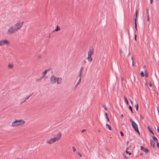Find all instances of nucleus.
Returning a JSON list of instances; mask_svg holds the SVG:
<instances>
[{
    "mask_svg": "<svg viewBox=\"0 0 159 159\" xmlns=\"http://www.w3.org/2000/svg\"><path fill=\"white\" fill-rule=\"evenodd\" d=\"M61 133H59L56 135V136L53 138L50 139L46 141L47 144H51L55 143L56 141H58L61 139Z\"/></svg>",
    "mask_w": 159,
    "mask_h": 159,
    "instance_id": "nucleus-1",
    "label": "nucleus"
},
{
    "mask_svg": "<svg viewBox=\"0 0 159 159\" xmlns=\"http://www.w3.org/2000/svg\"><path fill=\"white\" fill-rule=\"evenodd\" d=\"M25 123V121L22 119L16 120L15 121L12 123L11 126L12 127H16L22 125Z\"/></svg>",
    "mask_w": 159,
    "mask_h": 159,
    "instance_id": "nucleus-2",
    "label": "nucleus"
},
{
    "mask_svg": "<svg viewBox=\"0 0 159 159\" xmlns=\"http://www.w3.org/2000/svg\"><path fill=\"white\" fill-rule=\"evenodd\" d=\"M130 121L131 123L132 126L135 131L139 134L140 133L138 129L137 124L132 119H130Z\"/></svg>",
    "mask_w": 159,
    "mask_h": 159,
    "instance_id": "nucleus-3",
    "label": "nucleus"
},
{
    "mask_svg": "<svg viewBox=\"0 0 159 159\" xmlns=\"http://www.w3.org/2000/svg\"><path fill=\"white\" fill-rule=\"evenodd\" d=\"M23 24V22L18 21L15 24L14 26L17 31H18L22 27Z\"/></svg>",
    "mask_w": 159,
    "mask_h": 159,
    "instance_id": "nucleus-4",
    "label": "nucleus"
},
{
    "mask_svg": "<svg viewBox=\"0 0 159 159\" xmlns=\"http://www.w3.org/2000/svg\"><path fill=\"white\" fill-rule=\"evenodd\" d=\"M17 31L14 26H11L8 30L7 33L9 34H12Z\"/></svg>",
    "mask_w": 159,
    "mask_h": 159,
    "instance_id": "nucleus-5",
    "label": "nucleus"
},
{
    "mask_svg": "<svg viewBox=\"0 0 159 159\" xmlns=\"http://www.w3.org/2000/svg\"><path fill=\"white\" fill-rule=\"evenodd\" d=\"M10 44L9 41L7 40H0V46L4 45H8Z\"/></svg>",
    "mask_w": 159,
    "mask_h": 159,
    "instance_id": "nucleus-6",
    "label": "nucleus"
},
{
    "mask_svg": "<svg viewBox=\"0 0 159 159\" xmlns=\"http://www.w3.org/2000/svg\"><path fill=\"white\" fill-rule=\"evenodd\" d=\"M57 78L53 75H52L50 78L51 83L54 84L56 82Z\"/></svg>",
    "mask_w": 159,
    "mask_h": 159,
    "instance_id": "nucleus-7",
    "label": "nucleus"
},
{
    "mask_svg": "<svg viewBox=\"0 0 159 159\" xmlns=\"http://www.w3.org/2000/svg\"><path fill=\"white\" fill-rule=\"evenodd\" d=\"M93 47L92 46L90 47L88 52V56H92L93 54Z\"/></svg>",
    "mask_w": 159,
    "mask_h": 159,
    "instance_id": "nucleus-8",
    "label": "nucleus"
},
{
    "mask_svg": "<svg viewBox=\"0 0 159 159\" xmlns=\"http://www.w3.org/2000/svg\"><path fill=\"white\" fill-rule=\"evenodd\" d=\"M140 148L141 149L143 150L144 152L146 153H148V152L149 150L147 148H144L143 146H141Z\"/></svg>",
    "mask_w": 159,
    "mask_h": 159,
    "instance_id": "nucleus-9",
    "label": "nucleus"
},
{
    "mask_svg": "<svg viewBox=\"0 0 159 159\" xmlns=\"http://www.w3.org/2000/svg\"><path fill=\"white\" fill-rule=\"evenodd\" d=\"M62 79L61 77L57 78L56 82L58 84H60L61 83Z\"/></svg>",
    "mask_w": 159,
    "mask_h": 159,
    "instance_id": "nucleus-10",
    "label": "nucleus"
},
{
    "mask_svg": "<svg viewBox=\"0 0 159 159\" xmlns=\"http://www.w3.org/2000/svg\"><path fill=\"white\" fill-rule=\"evenodd\" d=\"M150 144L151 146H152L153 148H155V143L154 141L152 140H150Z\"/></svg>",
    "mask_w": 159,
    "mask_h": 159,
    "instance_id": "nucleus-11",
    "label": "nucleus"
},
{
    "mask_svg": "<svg viewBox=\"0 0 159 159\" xmlns=\"http://www.w3.org/2000/svg\"><path fill=\"white\" fill-rule=\"evenodd\" d=\"M87 59L88 61L90 62H91L93 60L92 56H88V57H87Z\"/></svg>",
    "mask_w": 159,
    "mask_h": 159,
    "instance_id": "nucleus-12",
    "label": "nucleus"
},
{
    "mask_svg": "<svg viewBox=\"0 0 159 159\" xmlns=\"http://www.w3.org/2000/svg\"><path fill=\"white\" fill-rule=\"evenodd\" d=\"M31 95H32L31 94L29 96H27L25 98H23V102H25V101L27 99H28L29 98V97Z\"/></svg>",
    "mask_w": 159,
    "mask_h": 159,
    "instance_id": "nucleus-13",
    "label": "nucleus"
},
{
    "mask_svg": "<svg viewBox=\"0 0 159 159\" xmlns=\"http://www.w3.org/2000/svg\"><path fill=\"white\" fill-rule=\"evenodd\" d=\"M49 70H46L44 72H43V76H42V77L43 78L47 74V72L49 71Z\"/></svg>",
    "mask_w": 159,
    "mask_h": 159,
    "instance_id": "nucleus-14",
    "label": "nucleus"
},
{
    "mask_svg": "<svg viewBox=\"0 0 159 159\" xmlns=\"http://www.w3.org/2000/svg\"><path fill=\"white\" fill-rule=\"evenodd\" d=\"M147 128H148V130H149V131H150V132L152 133V135H154V133H153V132L152 131V129L150 128V127L149 126H148L147 127Z\"/></svg>",
    "mask_w": 159,
    "mask_h": 159,
    "instance_id": "nucleus-15",
    "label": "nucleus"
},
{
    "mask_svg": "<svg viewBox=\"0 0 159 159\" xmlns=\"http://www.w3.org/2000/svg\"><path fill=\"white\" fill-rule=\"evenodd\" d=\"M81 78L79 79L78 81V82L77 83L75 86V88H76L78 86V85L80 83L81 81Z\"/></svg>",
    "mask_w": 159,
    "mask_h": 159,
    "instance_id": "nucleus-16",
    "label": "nucleus"
},
{
    "mask_svg": "<svg viewBox=\"0 0 159 159\" xmlns=\"http://www.w3.org/2000/svg\"><path fill=\"white\" fill-rule=\"evenodd\" d=\"M60 30V27L58 26V25H57V28L55 29V30H54L53 32H57L59 30Z\"/></svg>",
    "mask_w": 159,
    "mask_h": 159,
    "instance_id": "nucleus-17",
    "label": "nucleus"
},
{
    "mask_svg": "<svg viewBox=\"0 0 159 159\" xmlns=\"http://www.w3.org/2000/svg\"><path fill=\"white\" fill-rule=\"evenodd\" d=\"M134 20L135 21V22H134V25H135V30L136 31H137L138 30V29H137V22H136V19H134Z\"/></svg>",
    "mask_w": 159,
    "mask_h": 159,
    "instance_id": "nucleus-18",
    "label": "nucleus"
},
{
    "mask_svg": "<svg viewBox=\"0 0 159 159\" xmlns=\"http://www.w3.org/2000/svg\"><path fill=\"white\" fill-rule=\"evenodd\" d=\"M106 127L107 128H108L110 130H111V129H112L111 128L109 125H108V124H106Z\"/></svg>",
    "mask_w": 159,
    "mask_h": 159,
    "instance_id": "nucleus-19",
    "label": "nucleus"
},
{
    "mask_svg": "<svg viewBox=\"0 0 159 159\" xmlns=\"http://www.w3.org/2000/svg\"><path fill=\"white\" fill-rule=\"evenodd\" d=\"M105 116L106 117V118H107V121L108 122H109L110 121V120H109V118L108 116V115H107V113H105Z\"/></svg>",
    "mask_w": 159,
    "mask_h": 159,
    "instance_id": "nucleus-20",
    "label": "nucleus"
},
{
    "mask_svg": "<svg viewBox=\"0 0 159 159\" xmlns=\"http://www.w3.org/2000/svg\"><path fill=\"white\" fill-rule=\"evenodd\" d=\"M124 99L125 100V102H126V104L127 105H129V102H128V100H127L126 97L124 96Z\"/></svg>",
    "mask_w": 159,
    "mask_h": 159,
    "instance_id": "nucleus-21",
    "label": "nucleus"
},
{
    "mask_svg": "<svg viewBox=\"0 0 159 159\" xmlns=\"http://www.w3.org/2000/svg\"><path fill=\"white\" fill-rule=\"evenodd\" d=\"M13 67V65L12 64H9L8 65V67L9 68L11 69Z\"/></svg>",
    "mask_w": 159,
    "mask_h": 159,
    "instance_id": "nucleus-22",
    "label": "nucleus"
},
{
    "mask_svg": "<svg viewBox=\"0 0 159 159\" xmlns=\"http://www.w3.org/2000/svg\"><path fill=\"white\" fill-rule=\"evenodd\" d=\"M82 74L83 73H81L79 72V75H78V77H80V79L81 78V77L82 76Z\"/></svg>",
    "mask_w": 159,
    "mask_h": 159,
    "instance_id": "nucleus-23",
    "label": "nucleus"
},
{
    "mask_svg": "<svg viewBox=\"0 0 159 159\" xmlns=\"http://www.w3.org/2000/svg\"><path fill=\"white\" fill-rule=\"evenodd\" d=\"M153 137V140H154V141H156V142L157 141H158V140H157V139L156 137H155L154 136V135H153V137Z\"/></svg>",
    "mask_w": 159,
    "mask_h": 159,
    "instance_id": "nucleus-24",
    "label": "nucleus"
},
{
    "mask_svg": "<svg viewBox=\"0 0 159 159\" xmlns=\"http://www.w3.org/2000/svg\"><path fill=\"white\" fill-rule=\"evenodd\" d=\"M140 75H141V77H144V75L143 72V71H142L140 72Z\"/></svg>",
    "mask_w": 159,
    "mask_h": 159,
    "instance_id": "nucleus-25",
    "label": "nucleus"
},
{
    "mask_svg": "<svg viewBox=\"0 0 159 159\" xmlns=\"http://www.w3.org/2000/svg\"><path fill=\"white\" fill-rule=\"evenodd\" d=\"M134 107L136 108V110L138 111L139 107L138 104H137L136 105H135Z\"/></svg>",
    "mask_w": 159,
    "mask_h": 159,
    "instance_id": "nucleus-26",
    "label": "nucleus"
},
{
    "mask_svg": "<svg viewBox=\"0 0 159 159\" xmlns=\"http://www.w3.org/2000/svg\"><path fill=\"white\" fill-rule=\"evenodd\" d=\"M138 13V10H136V11L135 18L134 19H136V20L137 17V16Z\"/></svg>",
    "mask_w": 159,
    "mask_h": 159,
    "instance_id": "nucleus-27",
    "label": "nucleus"
},
{
    "mask_svg": "<svg viewBox=\"0 0 159 159\" xmlns=\"http://www.w3.org/2000/svg\"><path fill=\"white\" fill-rule=\"evenodd\" d=\"M84 69V67H82L80 69V72L83 73V71Z\"/></svg>",
    "mask_w": 159,
    "mask_h": 159,
    "instance_id": "nucleus-28",
    "label": "nucleus"
},
{
    "mask_svg": "<svg viewBox=\"0 0 159 159\" xmlns=\"http://www.w3.org/2000/svg\"><path fill=\"white\" fill-rule=\"evenodd\" d=\"M145 76L146 77H148V72L146 71H145Z\"/></svg>",
    "mask_w": 159,
    "mask_h": 159,
    "instance_id": "nucleus-29",
    "label": "nucleus"
},
{
    "mask_svg": "<svg viewBox=\"0 0 159 159\" xmlns=\"http://www.w3.org/2000/svg\"><path fill=\"white\" fill-rule=\"evenodd\" d=\"M129 108L130 110V111H131V112L132 113H133L132 107L130 106H129Z\"/></svg>",
    "mask_w": 159,
    "mask_h": 159,
    "instance_id": "nucleus-30",
    "label": "nucleus"
},
{
    "mask_svg": "<svg viewBox=\"0 0 159 159\" xmlns=\"http://www.w3.org/2000/svg\"><path fill=\"white\" fill-rule=\"evenodd\" d=\"M43 78V77H41L40 79H37L36 80V81H40Z\"/></svg>",
    "mask_w": 159,
    "mask_h": 159,
    "instance_id": "nucleus-31",
    "label": "nucleus"
},
{
    "mask_svg": "<svg viewBox=\"0 0 159 159\" xmlns=\"http://www.w3.org/2000/svg\"><path fill=\"white\" fill-rule=\"evenodd\" d=\"M125 152L126 153H127V154H129V155H131V153L130 152H128V150H126V151H125Z\"/></svg>",
    "mask_w": 159,
    "mask_h": 159,
    "instance_id": "nucleus-32",
    "label": "nucleus"
},
{
    "mask_svg": "<svg viewBox=\"0 0 159 159\" xmlns=\"http://www.w3.org/2000/svg\"><path fill=\"white\" fill-rule=\"evenodd\" d=\"M72 149H73V152H75L76 151V148H75V147H72Z\"/></svg>",
    "mask_w": 159,
    "mask_h": 159,
    "instance_id": "nucleus-33",
    "label": "nucleus"
},
{
    "mask_svg": "<svg viewBox=\"0 0 159 159\" xmlns=\"http://www.w3.org/2000/svg\"><path fill=\"white\" fill-rule=\"evenodd\" d=\"M148 10H149V9H148V8H147L146 9L147 15H149Z\"/></svg>",
    "mask_w": 159,
    "mask_h": 159,
    "instance_id": "nucleus-34",
    "label": "nucleus"
},
{
    "mask_svg": "<svg viewBox=\"0 0 159 159\" xmlns=\"http://www.w3.org/2000/svg\"><path fill=\"white\" fill-rule=\"evenodd\" d=\"M78 155L80 157H82V155H81V154L80 153V152H77Z\"/></svg>",
    "mask_w": 159,
    "mask_h": 159,
    "instance_id": "nucleus-35",
    "label": "nucleus"
},
{
    "mask_svg": "<svg viewBox=\"0 0 159 159\" xmlns=\"http://www.w3.org/2000/svg\"><path fill=\"white\" fill-rule=\"evenodd\" d=\"M147 21H149V15H147Z\"/></svg>",
    "mask_w": 159,
    "mask_h": 159,
    "instance_id": "nucleus-36",
    "label": "nucleus"
},
{
    "mask_svg": "<svg viewBox=\"0 0 159 159\" xmlns=\"http://www.w3.org/2000/svg\"><path fill=\"white\" fill-rule=\"evenodd\" d=\"M104 108V109L106 110H107V108L105 106H104V105H103L102 106Z\"/></svg>",
    "mask_w": 159,
    "mask_h": 159,
    "instance_id": "nucleus-37",
    "label": "nucleus"
},
{
    "mask_svg": "<svg viewBox=\"0 0 159 159\" xmlns=\"http://www.w3.org/2000/svg\"><path fill=\"white\" fill-rule=\"evenodd\" d=\"M140 119L142 120H143L144 119V117L143 116L141 115H140Z\"/></svg>",
    "mask_w": 159,
    "mask_h": 159,
    "instance_id": "nucleus-38",
    "label": "nucleus"
},
{
    "mask_svg": "<svg viewBox=\"0 0 159 159\" xmlns=\"http://www.w3.org/2000/svg\"><path fill=\"white\" fill-rule=\"evenodd\" d=\"M157 111H158V115H159V107H157Z\"/></svg>",
    "mask_w": 159,
    "mask_h": 159,
    "instance_id": "nucleus-39",
    "label": "nucleus"
},
{
    "mask_svg": "<svg viewBox=\"0 0 159 159\" xmlns=\"http://www.w3.org/2000/svg\"><path fill=\"white\" fill-rule=\"evenodd\" d=\"M134 61H132V66L133 67L134 66Z\"/></svg>",
    "mask_w": 159,
    "mask_h": 159,
    "instance_id": "nucleus-40",
    "label": "nucleus"
},
{
    "mask_svg": "<svg viewBox=\"0 0 159 159\" xmlns=\"http://www.w3.org/2000/svg\"><path fill=\"white\" fill-rule=\"evenodd\" d=\"M120 134L122 136H124L123 133L122 131H121L120 132Z\"/></svg>",
    "mask_w": 159,
    "mask_h": 159,
    "instance_id": "nucleus-41",
    "label": "nucleus"
},
{
    "mask_svg": "<svg viewBox=\"0 0 159 159\" xmlns=\"http://www.w3.org/2000/svg\"><path fill=\"white\" fill-rule=\"evenodd\" d=\"M85 131H86V129H83L82 130L81 132H82V133H83V132H85Z\"/></svg>",
    "mask_w": 159,
    "mask_h": 159,
    "instance_id": "nucleus-42",
    "label": "nucleus"
},
{
    "mask_svg": "<svg viewBox=\"0 0 159 159\" xmlns=\"http://www.w3.org/2000/svg\"><path fill=\"white\" fill-rule=\"evenodd\" d=\"M134 39L135 40H136V34L135 35Z\"/></svg>",
    "mask_w": 159,
    "mask_h": 159,
    "instance_id": "nucleus-43",
    "label": "nucleus"
},
{
    "mask_svg": "<svg viewBox=\"0 0 159 159\" xmlns=\"http://www.w3.org/2000/svg\"><path fill=\"white\" fill-rule=\"evenodd\" d=\"M157 130L158 132L159 133V128L158 126H157Z\"/></svg>",
    "mask_w": 159,
    "mask_h": 159,
    "instance_id": "nucleus-44",
    "label": "nucleus"
},
{
    "mask_svg": "<svg viewBox=\"0 0 159 159\" xmlns=\"http://www.w3.org/2000/svg\"><path fill=\"white\" fill-rule=\"evenodd\" d=\"M129 101H130L131 103L132 104H133V102L131 99H129Z\"/></svg>",
    "mask_w": 159,
    "mask_h": 159,
    "instance_id": "nucleus-45",
    "label": "nucleus"
},
{
    "mask_svg": "<svg viewBox=\"0 0 159 159\" xmlns=\"http://www.w3.org/2000/svg\"><path fill=\"white\" fill-rule=\"evenodd\" d=\"M120 53H122V50L120 48Z\"/></svg>",
    "mask_w": 159,
    "mask_h": 159,
    "instance_id": "nucleus-46",
    "label": "nucleus"
},
{
    "mask_svg": "<svg viewBox=\"0 0 159 159\" xmlns=\"http://www.w3.org/2000/svg\"><path fill=\"white\" fill-rule=\"evenodd\" d=\"M149 86L150 87H151L152 86V85L150 83L149 84Z\"/></svg>",
    "mask_w": 159,
    "mask_h": 159,
    "instance_id": "nucleus-47",
    "label": "nucleus"
},
{
    "mask_svg": "<svg viewBox=\"0 0 159 159\" xmlns=\"http://www.w3.org/2000/svg\"><path fill=\"white\" fill-rule=\"evenodd\" d=\"M153 0H150V3L151 4L152 3V2H153Z\"/></svg>",
    "mask_w": 159,
    "mask_h": 159,
    "instance_id": "nucleus-48",
    "label": "nucleus"
},
{
    "mask_svg": "<svg viewBox=\"0 0 159 159\" xmlns=\"http://www.w3.org/2000/svg\"><path fill=\"white\" fill-rule=\"evenodd\" d=\"M131 59V60H132V61H134V59H133V57H132Z\"/></svg>",
    "mask_w": 159,
    "mask_h": 159,
    "instance_id": "nucleus-49",
    "label": "nucleus"
},
{
    "mask_svg": "<svg viewBox=\"0 0 159 159\" xmlns=\"http://www.w3.org/2000/svg\"><path fill=\"white\" fill-rule=\"evenodd\" d=\"M120 116H121V118H123V114H122V115H121Z\"/></svg>",
    "mask_w": 159,
    "mask_h": 159,
    "instance_id": "nucleus-50",
    "label": "nucleus"
},
{
    "mask_svg": "<svg viewBox=\"0 0 159 159\" xmlns=\"http://www.w3.org/2000/svg\"><path fill=\"white\" fill-rule=\"evenodd\" d=\"M124 80V79L123 78V77H122L121 78V80L122 81H123Z\"/></svg>",
    "mask_w": 159,
    "mask_h": 159,
    "instance_id": "nucleus-51",
    "label": "nucleus"
},
{
    "mask_svg": "<svg viewBox=\"0 0 159 159\" xmlns=\"http://www.w3.org/2000/svg\"><path fill=\"white\" fill-rule=\"evenodd\" d=\"M124 157L126 159H128L127 157L126 156H125Z\"/></svg>",
    "mask_w": 159,
    "mask_h": 159,
    "instance_id": "nucleus-52",
    "label": "nucleus"
},
{
    "mask_svg": "<svg viewBox=\"0 0 159 159\" xmlns=\"http://www.w3.org/2000/svg\"><path fill=\"white\" fill-rule=\"evenodd\" d=\"M145 67H146V66L145 65L143 66V68H145Z\"/></svg>",
    "mask_w": 159,
    "mask_h": 159,
    "instance_id": "nucleus-53",
    "label": "nucleus"
},
{
    "mask_svg": "<svg viewBox=\"0 0 159 159\" xmlns=\"http://www.w3.org/2000/svg\"><path fill=\"white\" fill-rule=\"evenodd\" d=\"M24 102H21L20 104H22Z\"/></svg>",
    "mask_w": 159,
    "mask_h": 159,
    "instance_id": "nucleus-54",
    "label": "nucleus"
},
{
    "mask_svg": "<svg viewBox=\"0 0 159 159\" xmlns=\"http://www.w3.org/2000/svg\"><path fill=\"white\" fill-rule=\"evenodd\" d=\"M129 149V148H126V150H128V149Z\"/></svg>",
    "mask_w": 159,
    "mask_h": 159,
    "instance_id": "nucleus-55",
    "label": "nucleus"
},
{
    "mask_svg": "<svg viewBox=\"0 0 159 159\" xmlns=\"http://www.w3.org/2000/svg\"><path fill=\"white\" fill-rule=\"evenodd\" d=\"M130 55V53L129 52L128 54V56H129Z\"/></svg>",
    "mask_w": 159,
    "mask_h": 159,
    "instance_id": "nucleus-56",
    "label": "nucleus"
},
{
    "mask_svg": "<svg viewBox=\"0 0 159 159\" xmlns=\"http://www.w3.org/2000/svg\"><path fill=\"white\" fill-rule=\"evenodd\" d=\"M128 143H129V141H127V145H128Z\"/></svg>",
    "mask_w": 159,
    "mask_h": 159,
    "instance_id": "nucleus-57",
    "label": "nucleus"
},
{
    "mask_svg": "<svg viewBox=\"0 0 159 159\" xmlns=\"http://www.w3.org/2000/svg\"><path fill=\"white\" fill-rule=\"evenodd\" d=\"M98 132H100V130H98Z\"/></svg>",
    "mask_w": 159,
    "mask_h": 159,
    "instance_id": "nucleus-58",
    "label": "nucleus"
},
{
    "mask_svg": "<svg viewBox=\"0 0 159 159\" xmlns=\"http://www.w3.org/2000/svg\"><path fill=\"white\" fill-rule=\"evenodd\" d=\"M84 63H86V61H84Z\"/></svg>",
    "mask_w": 159,
    "mask_h": 159,
    "instance_id": "nucleus-59",
    "label": "nucleus"
},
{
    "mask_svg": "<svg viewBox=\"0 0 159 159\" xmlns=\"http://www.w3.org/2000/svg\"><path fill=\"white\" fill-rule=\"evenodd\" d=\"M157 95H158V92H157Z\"/></svg>",
    "mask_w": 159,
    "mask_h": 159,
    "instance_id": "nucleus-60",
    "label": "nucleus"
}]
</instances>
